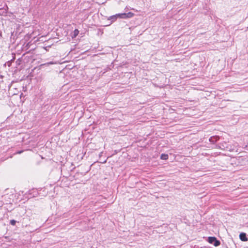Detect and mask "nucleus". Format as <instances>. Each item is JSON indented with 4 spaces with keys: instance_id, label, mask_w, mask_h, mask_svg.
Here are the masks:
<instances>
[{
    "instance_id": "f257e3e1",
    "label": "nucleus",
    "mask_w": 248,
    "mask_h": 248,
    "mask_svg": "<svg viewBox=\"0 0 248 248\" xmlns=\"http://www.w3.org/2000/svg\"><path fill=\"white\" fill-rule=\"evenodd\" d=\"M208 242L214 245L215 247L218 246L220 244L219 241L217 240L215 237H209Z\"/></svg>"
},
{
    "instance_id": "f03ea898",
    "label": "nucleus",
    "mask_w": 248,
    "mask_h": 248,
    "mask_svg": "<svg viewBox=\"0 0 248 248\" xmlns=\"http://www.w3.org/2000/svg\"><path fill=\"white\" fill-rule=\"evenodd\" d=\"M125 16V14H116L115 15H113L112 16H110L108 18V20H111V23L116 20L117 18H122V17H124Z\"/></svg>"
},
{
    "instance_id": "7ed1b4c3",
    "label": "nucleus",
    "mask_w": 248,
    "mask_h": 248,
    "mask_svg": "<svg viewBox=\"0 0 248 248\" xmlns=\"http://www.w3.org/2000/svg\"><path fill=\"white\" fill-rule=\"evenodd\" d=\"M239 238L242 241H248V238L247 237L246 234L244 232H242L240 234Z\"/></svg>"
},
{
    "instance_id": "20e7f679",
    "label": "nucleus",
    "mask_w": 248,
    "mask_h": 248,
    "mask_svg": "<svg viewBox=\"0 0 248 248\" xmlns=\"http://www.w3.org/2000/svg\"><path fill=\"white\" fill-rule=\"evenodd\" d=\"M219 139V137L218 136H213L210 137L209 139V141L211 142L215 143L217 142L218 140Z\"/></svg>"
},
{
    "instance_id": "39448f33",
    "label": "nucleus",
    "mask_w": 248,
    "mask_h": 248,
    "mask_svg": "<svg viewBox=\"0 0 248 248\" xmlns=\"http://www.w3.org/2000/svg\"><path fill=\"white\" fill-rule=\"evenodd\" d=\"M121 14H125V16L124 17H122V18H123V19H125L127 18H130L134 16V14L130 12H128L127 13H121Z\"/></svg>"
},
{
    "instance_id": "423d86ee",
    "label": "nucleus",
    "mask_w": 248,
    "mask_h": 248,
    "mask_svg": "<svg viewBox=\"0 0 248 248\" xmlns=\"http://www.w3.org/2000/svg\"><path fill=\"white\" fill-rule=\"evenodd\" d=\"M78 33H79L78 30V29H75L73 33V34L72 35V38H74L76 37Z\"/></svg>"
},
{
    "instance_id": "0eeeda50",
    "label": "nucleus",
    "mask_w": 248,
    "mask_h": 248,
    "mask_svg": "<svg viewBox=\"0 0 248 248\" xmlns=\"http://www.w3.org/2000/svg\"><path fill=\"white\" fill-rule=\"evenodd\" d=\"M160 158L161 159L166 160L168 158V155L167 154H162Z\"/></svg>"
},
{
    "instance_id": "6e6552de",
    "label": "nucleus",
    "mask_w": 248,
    "mask_h": 248,
    "mask_svg": "<svg viewBox=\"0 0 248 248\" xmlns=\"http://www.w3.org/2000/svg\"><path fill=\"white\" fill-rule=\"evenodd\" d=\"M16 221L15 220L13 219V220H10V224L14 226V225H16Z\"/></svg>"
},
{
    "instance_id": "1a4fd4ad",
    "label": "nucleus",
    "mask_w": 248,
    "mask_h": 248,
    "mask_svg": "<svg viewBox=\"0 0 248 248\" xmlns=\"http://www.w3.org/2000/svg\"><path fill=\"white\" fill-rule=\"evenodd\" d=\"M56 62H47L46 63L44 64V65H49L50 64H56Z\"/></svg>"
},
{
    "instance_id": "9d476101",
    "label": "nucleus",
    "mask_w": 248,
    "mask_h": 248,
    "mask_svg": "<svg viewBox=\"0 0 248 248\" xmlns=\"http://www.w3.org/2000/svg\"><path fill=\"white\" fill-rule=\"evenodd\" d=\"M22 151H19V152H18V154H20V153H22Z\"/></svg>"
}]
</instances>
